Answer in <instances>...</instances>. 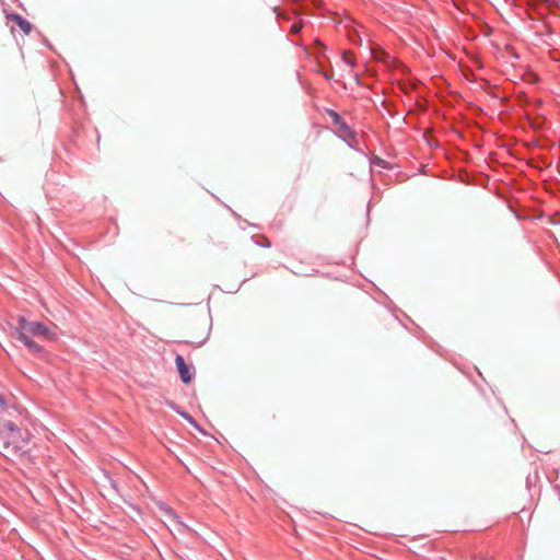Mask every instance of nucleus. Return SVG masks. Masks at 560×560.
<instances>
[{
	"label": "nucleus",
	"instance_id": "nucleus-4",
	"mask_svg": "<svg viewBox=\"0 0 560 560\" xmlns=\"http://www.w3.org/2000/svg\"><path fill=\"white\" fill-rule=\"evenodd\" d=\"M160 510L171 520L176 528L177 532H184L188 529L187 525L183 523L179 518V516L176 514V512L167 506L166 504H160Z\"/></svg>",
	"mask_w": 560,
	"mask_h": 560
},
{
	"label": "nucleus",
	"instance_id": "nucleus-10",
	"mask_svg": "<svg viewBox=\"0 0 560 560\" xmlns=\"http://www.w3.org/2000/svg\"><path fill=\"white\" fill-rule=\"evenodd\" d=\"M374 163L381 165L383 163V161L381 159L376 158Z\"/></svg>",
	"mask_w": 560,
	"mask_h": 560
},
{
	"label": "nucleus",
	"instance_id": "nucleus-1",
	"mask_svg": "<svg viewBox=\"0 0 560 560\" xmlns=\"http://www.w3.org/2000/svg\"><path fill=\"white\" fill-rule=\"evenodd\" d=\"M18 335L19 340H21L25 347L34 353L43 352V348L32 340L31 337H36L46 341H55L57 339V334L48 326L39 322H30L24 317L19 318Z\"/></svg>",
	"mask_w": 560,
	"mask_h": 560
},
{
	"label": "nucleus",
	"instance_id": "nucleus-2",
	"mask_svg": "<svg viewBox=\"0 0 560 560\" xmlns=\"http://www.w3.org/2000/svg\"><path fill=\"white\" fill-rule=\"evenodd\" d=\"M30 438L27 430H21L12 421L0 422L1 448L7 456L15 455L23 450L28 444Z\"/></svg>",
	"mask_w": 560,
	"mask_h": 560
},
{
	"label": "nucleus",
	"instance_id": "nucleus-3",
	"mask_svg": "<svg viewBox=\"0 0 560 560\" xmlns=\"http://www.w3.org/2000/svg\"><path fill=\"white\" fill-rule=\"evenodd\" d=\"M327 115L332 121L334 132L350 148L359 149L358 133L342 119V117L332 109H328Z\"/></svg>",
	"mask_w": 560,
	"mask_h": 560
},
{
	"label": "nucleus",
	"instance_id": "nucleus-8",
	"mask_svg": "<svg viewBox=\"0 0 560 560\" xmlns=\"http://www.w3.org/2000/svg\"><path fill=\"white\" fill-rule=\"evenodd\" d=\"M303 27V22L302 21H299V22H295L291 25L290 27V33L291 34H299L301 32Z\"/></svg>",
	"mask_w": 560,
	"mask_h": 560
},
{
	"label": "nucleus",
	"instance_id": "nucleus-9",
	"mask_svg": "<svg viewBox=\"0 0 560 560\" xmlns=\"http://www.w3.org/2000/svg\"><path fill=\"white\" fill-rule=\"evenodd\" d=\"M257 244L260 246H265V247H270V245H271L270 241L267 237H262V241L258 242Z\"/></svg>",
	"mask_w": 560,
	"mask_h": 560
},
{
	"label": "nucleus",
	"instance_id": "nucleus-5",
	"mask_svg": "<svg viewBox=\"0 0 560 560\" xmlns=\"http://www.w3.org/2000/svg\"><path fill=\"white\" fill-rule=\"evenodd\" d=\"M175 363L182 381L184 383H189L192 380L194 374L190 371V368L186 364L184 358L179 354L176 355Z\"/></svg>",
	"mask_w": 560,
	"mask_h": 560
},
{
	"label": "nucleus",
	"instance_id": "nucleus-7",
	"mask_svg": "<svg viewBox=\"0 0 560 560\" xmlns=\"http://www.w3.org/2000/svg\"><path fill=\"white\" fill-rule=\"evenodd\" d=\"M342 61L351 68H353L355 66L354 55L349 50H345L342 52Z\"/></svg>",
	"mask_w": 560,
	"mask_h": 560
},
{
	"label": "nucleus",
	"instance_id": "nucleus-6",
	"mask_svg": "<svg viewBox=\"0 0 560 560\" xmlns=\"http://www.w3.org/2000/svg\"><path fill=\"white\" fill-rule=\"evenodd\" d=\"M9 19L13 21L23 31L24 34H30L32 25L27 20L19 14H11Z\"/></svg>",
	"mask_w": 560,
	"mask_h": 560
}]
</instances>
